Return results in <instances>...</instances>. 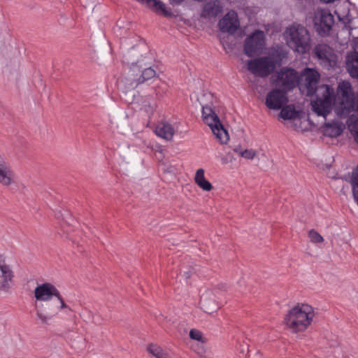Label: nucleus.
Listing matches in <instances>:
<instances>
[{"label":"nucleus","instance_id":"f257e3e1","mask_svg":"<svg viewBox=\"0 0 358 358\" xmlns=\"http://www.w3.org/2000/svg\"><path fill=\"white\" fill-rule=\"evenodd\" d=\"M299 76V90L307 96L316 94L315 100L311 102L312 108L317 115L326 117L331 112L335 102L334 89L327 85L317 87L320 76L313 69L306 68Z\"/></svg>","mask_w":358,"mask_h":358},{"label":"nucleus","instance_id":"f03ea898","mask_svg":"<svg viewBox=\"0 0 358 358\" xmlns=\"http://www.w3.org/2000/svg\"><path fill=\"white\" fill-rule=\"evenodd\" d=\"M213 95L210 92H204L198 99L202 107V117L211 129L212 132L222 144L228 142L229 137L227 131L224 128L218 116L212 108Z\"/></svg>","mask_w":358,"mask_h":358},{"label":"nucleus","instance_id":"7ed1b4c3","mask_svg":"<svg viewBox=\"0 0 358 358\" xmlns=\"http://www.w3.org/2000/svg\"><path fill=\"white\" fill-rule=\"evenodd\" d=\"M313 308L308 304L297 305L285 315L284 320L287 329L292 333L305 331L314 317Z\"/></svg>","mask_w":358,"mask_h":358},{"label":"nucleus","instance_id":"20e7f679","mask_svg":"<svg viewBox=\"0 0 358 358\" xmlns=\"http://www.w3.org/2000/svg\"><path fill=\"white\" fill-rule=\"evenodd\" d=\"M288 45L295 51L303 54L309 50L310 36L308 29L301 26H292L285 31Z\"/></svg>","mask_w":358,"mask_h":358},{"label":"nucleus","instance_id":"39448f33","mask_svg":"<svg viewBox=\"0 0 358 358\" xmlns=\"http://www.w3.org/2000/svg\"><path fill=\"white\" fill-rule=\"evenodd\" d=\"M156 71L151 67L145 68L143 70L137 64H132L129 69L127 77L121 80L124 87L128 90H134L138 85L154 78Z\"/></svg>","mask_w":358,"mask_h":358},{"label":"nucleus","instance_id":"423d86ee","mask_svg":"<svg viewBox=\"0 0 358 358\" xmlns=\"http://www.w3.org/2000/svg\"><path fill=\"white\" fill-rule=\"evenodd\" d=\"M275 86L289 92L298 87L300 83L299 73L290 67H282L274 76Z\"/></svg>","mask_w":358,"mask_h":358},{"label":"nucleus","instance_id":"0eeeda50","mask_svg":"<svg viewBox=\"0 0 358 358\" xmlns=\"http://www.w3.org/2000/svg\"><path fill=\"white\" fill-rule=\"evenodd\" d=\"M246 65L248 70L252 74L266 78L274 71L276 62L269 56H263L248 60Z\"/></svg>","mask_w":358,"mask_h":358},{"label":"nucleus","instance_id":"6e6552de","mask_svg":"<svg viewBox=\"0 0 358 358\" xmlns=\"http://www.w3.org/2000/svg\"><path fill=\"white\" fill-rule=\"evenodd\" d=\"M265 48V35L263 31L256 30L244 42V53L249 57L260 55Z\"/></svg>","mask_w":358,"mask_h":358},{"label":"nucleus","instance_id":"1a4fd4ad","mask_svg":"<svg viewBox=\"0 0 358 358\" xmlns=\"http://www.w3.org/2000/svg\"><path fill=\"white\" fill-rule=\"evenodd\" d=\"M315 57L324 66L334 67L337 62V55L334 50L325 43L317 44L313 50Z\"/></svg>","mask_w":358,"mask_h":358},{"label":"nucleus","instance_id":"9d476101","mask_svg":"<svg viewBox=\"0 0 358 358\" xmlns=\"http://www.w3.org/2000/svg\"><path fill=\"white\" fill-rule=\"evenodd\" d=\"M287 102V92L279 87L272 90L267 94L265 104L269 109L279 110Z\"/></svg>","mask_w":358,"mask_h":358},{"label":"nucleus","instance_id":"9b49d317","mask_svg":"<svg viewBox=\"0 0 358 358\" xmlns=\"http://www.w3.org/2000/svg\"><path fill=\"white\" fill-rule=\"evenodd\" d=\"M59 290L50 282H45L38 285L34 289V296L37 301H48L52 296H59Z\"/></svg>","mask_w":358,"mask_h":358},{"label":"nucleus","instance_id":"f8f14e48","mask_svg":"<svg viewBox=\"0 0 358 358\" xmlns=\"http://www.w3.org/2000/svg\"><path fill=\"white\" fill-rule=\"evenodd\" d=\"M239 24L238 15L234 10L227 13L218 23L219 28L222 32L229 34L235 33L238 29Z\"/></svg>","mask_w":358,"mask_h":358},{"label":"nucleus","instance_id":"ddd939ff","mask_svg":"<svg viewBox=\"0 0 358 358\" xmlns=\"http://www.w3.org/2000/svg\"><path fill=\"white\" fill-rule=\"evenodd\" d=\"M15 172L3 155L0 154V184L10 186L15 183Z\"/></svg>","mask_w":358,"mask_h":358},{"label":"nucleus","instance_id":"4468645a","mask_svg":"<svg viewBox=\"0 0 358 358\" xmlns=\"http://www.w3.org/2000/svg\"><path fill=\"white\" fill-rule=\"evenodd\" d=\"M223 13V6L219 0H209L203 6L201 17L215 18Z\"/></svg>","mask_w":358,"mask_h":358},{"label":"nucleus","instance_id":"2eb2a0df","mask_svg":"<svg viewBox=\"0 0 358 358\" xmlns=\"http://www.w3.org/2000/svg\"><path fill=\"white\" fill-rule=\"evenodd\" d=\"M338 94L341 96V103L343 108L346 109L348 106H352L355 95L349 83H340L338 87Z\"/></svg>","mask_w":358,"mask_h":358},{"label":"nucleus","instance_id":"dca6fc26","mask_svg":"<svg viewBox=\"0 0 358 358\" xmlns=\"http://www.w3.org/2000/svg\"><path fill=\"white\" fill-rule=\"evenodd\" d=\"M0 277L3 278L0 282V290L8 292L10 289V282L14 278V273L3 259H0Z\"/></svg>","mask_w":358,"mask_h":358},{"label":"nucleus","instance_id":"f3484780","mask_svg":"<svg viewBox=\"0 0 358 358\" xmlns=\"http://www.w3.org/2000/svg\"><path fill=\"white\" fill-rule=\"evenodd\" d=\"M199 305L207 313H212L217 309V304L215 299V293L211 290L206 291L201 296Z\"/></svg>","mask_w":358,"mask_h":358},{"label":"nucleus","instance_id":"a211bd4d","mask_svg":"<svg viewBox=\"0 0 358 358\" xmlns=\"http://www.w3.org/2000/svg\"><path fill=\"white\" fill-rule=\"evenodd\" d=\"M334 24V16L327 10H322L317 31L320 34H328Z\"/></svg>","mask_w":358,"mask_h":358},{"label":"nucleus","instance_id":"6ab92c4d","mask_svg":"<svg viewBox=\"0 0 358 358\" xmlns=\"http://www.w3.org/2000/svg\"><path fill=\"white\" fill-rule=\"evenodd\" d=\"M141 3H145L147 7L153 11L158 13L161 11L166 17L172 16V13L166 10L165 4L160 0H137Z\"/></svg>","mask_w":358,"mask_h":358},{"label":"nucleus","instance_id":"aec40b11","mask_svg":"<svg viewBox=\"0 0 358 358\" xmlns=\"http://www.w3.org/2000/svg\"><path fill=\"white\" fill-rule=\"evenodd\" d=\"M155 133L158 136L170 141L173 138L174 129L170 124L161 122L156 127Z\"/></svg>","mask_w":358,"mask_h":358},{"label":"nucleus","instance_id":"412c9836","mask_svg":"<svg viewBox=\"0 0 358 358\" xmlns=\"http://www.w3.org/2000/svg\"><path fill=\"white\" fill-rule=\"evenodd\" d=\"M343 179L350 182L352 186L353 196L358 203V165L353 169L350 176H345Z\"/></svg>","mask_w":358,"mask_h":358},{"label":"nucleus","instance_id":"4be33fe9","mask_svg":"<svg viewBox=\"0 0 358 358\" xmlns=\"http://www.w3.org/2000/svg\"><path fill=\"white\" fill-rule=\"evenodd\" d=\"M194 180L196 184L204 191H210L213 188L211 183L206 179L203 169H199L196 171Z\"/></svg>","mask_w":358,"mask_h":358},{"label":"nucleus","instance_id":"5701e85b","mask_svg":"<svg viewBox=\"0 0 358 358\" xmlns=\"http://www.w3.org/2000/svg\"><path fill=\"white\" fill-rule=\"evenodd\" d=\"M342 133L343 127L338 124L327 123L324 126V135L327 136L336 138L340 136Z\"/></svg>","mask_w":358,"mask_h":358},{"label":"nucleus","instance_id":"b1692460","mask_svg":"<svg viewBox=\"0 0 358 358\" xmlns=\"http://www.w3.org/2000/svg\"><path fill=\"white\" fill-rule=\"evenodd\" d=\"M347 67L350 75L358 80V52H355L351 59L348 60Z\"/></svg>","mask_w":358,"mask_h":358},{"label":"nucleus","instance_id":"393cba45","mask_svg":"<svg viewBox=\"0 0 358 358\" xmlns=\"http://www.w3.org/2000/svg\"><path fill=\"white\" fill-rule=\"evenodd\" d=\"M280 109V117L284 120H294L299 116V113L292 105L286 106Z\"/></svg>","mask_w":358,"mask_h":358},{"label":"nucleus","instance_id":"a878e982","mask_svg":"<svg viewBox=\"0 0 358 358\" xmlns=\"http://www.w3.org/2000/svg\"><path fill=\"white\" fill-rule=\"evenodd\" d=\"M148 352L156 358H167L168 354L158 345L150 343L147 347Z\"/></svg>","mask_w":358,"mask_h":358},{"label":"nucleus","instance_id":"bb28decb","mask_svg":"<svg viewBox=\"0 0 358 358\" xmlns=\"http://www.w3.org/2000/svg\"><path fill=\"white\" fill-rule=\"evenodd\" d=\"M36 308L37 309L36 316L43 324L47 323L48 320L51 319L52 317L57 313V312L52 311L51 312L52 313V315H46L41 310L38 309L36 306Z\"/></svg>","mask_w":358,"mask_h":358},{"label":"nucleus","instance_id":"cd10ccee","mask_svg":"<svg viewBox=\"0 0 358 358\" xmlns=\"http://www.w3.org/2000/svg\"><path fill=\"white\" fill-rule=\"evenodd\" d=\"M310 241L314 243H320L324 241L323 237L315 230L311 229L308 232Z\"/></svg>","mask_w":358,"mask_h":358},{"label":"nucleus","instance_id":"c85d7f7f","mask_svg":"<svg viewBox=\"0 0 358 358\" xmlns=\"http://www.w3.org/2000/svg\"><path fill=\"white\" fill-rule=\"evenodd\" d=\"M346 110L348 112L355 111L358 115V92L355 96L352 106H348Z\"/></svg>","mask_w":358,"mask_h":358},{"label":"nucleus","instance_id":"c756f323","mask_svg":"<svg viewBox=\"0 0 358 358\" xmlns=\"http://www.w3.org/2000/svg\"><path fill=\"white\" fill-rule=\"evenodd\" d=\"M240 155L245 159H252L255 156V151L252 149H246L243 152H240Z\"/></svg>","mask_w":358,"mask_h":358},{"label":"nucleus","instance_id":"7c9ffc66","mask_svg":"<svg viewBox=\"0 0 358 358\" xmlns=\"http://www.w3.org/2000/svg\"><path fill=\"white\" fill-rule=\"evenodd\" d=\"M189 337L192 339L196 340V341H201L202 338V334L201 331L196 330V329H192L189 331Z\"/></svg>","mask_w":358,"mask_h":358},{"label":"nucleus","instance_id":"2f4dec72","mask_svg":"<svg viewBox=\"0 0 358 358\" xmlns=\"http://www.w3.org/2000/svg\"><path fill=\"white\" fill-rule=\"evenodd\" d=\"M155 106V103H150V102H148V103H145L143 105L145 111L148 114L153 113Z\"/></svg>","mask_w":358,"mask_h":358},{"label":"nucleus","instance_id":"473e14b6","mask_svg":"<svg viewBox=\"0 0 358 358\" xmlns=\"http://www.w3.org/2000/svg\"><path fill=\"white\" fill-rule=\"evenodd\" d=\"M56 298L59 300V301L60 302V309H64V308H68L69 310H71V308L69 306H68L64 301V299L62 298L60 292H59V296H56Z\"/></svg>","mask_w":358,"mask_h":358},{"label":"nucleus","instance_id":"72a5a7b5","mask_svg":"<svg viewBox=\"0 0 358 358\" xmlns=\"http://www.w3.org/2000/svg\"><path fill=\"white\" fill-rule=\"evenodd\" d=\"M355 127L356 128L355 140L358 143V123L355 125Z\"/></svg>","mask_w":358,"mask_h":358},{"label":"nucleus","instance_id":"f704fd0d","mask_svg":"<svg viewBox=\"0 0 358 358\" xmlns=\"http://www.w3.org/2000/svg\"><path fill=\"white\" fill-rule=\"evenodd\" d=\"M221 162H222V164H227L229 162V160L228 157H223L221 158Z\"/></svg>","mask_w":358,"mask_h":358},{"label":"nucleus","instance_id":"c9c22d12","mask_svg":"<svg viewBox=\"0 0 358 358\" xmlns=\"http://www.w3.org/2000/svg\"><path fill=\"white\" fill-rule=\"evenodd\" d=\"M350 23H351V20H348V22L346 23V24H345V27H348V29H350V31H351V30H352V29H353V28H352V27H351V26H350Z\"/></svg>","mask_w":358,"mask_h":358},{"label":"nucleus","instance_id":"e433bc0d","mask_svg":"<svg viewBox=\"0 0 358 358\" xmlns=\"http://www.w3.org/2000/svg\"><path fill=\"white\" fill-rule=\"evenodd\" d=\"M251 358H263L262 355L261 353H256Z\"/></svg>","mask_w":358,"mask_h":358},{"label":"nucleus","instance_id":"4c0bfd02","mask_svg":"<svg viewBox=\"0 0 358 358\" xmlns=\"http://www.w3.org/2000/svg\"><path fill=\"white\" fill-rule=\"evenodd\" d=\"M234 151L235 152H236V153L239 154V155H240V152H242V151L241 150V148H240V147H236V148H234Z\"/></svg>","mask_w":358,"mask_h":358},{"label":"nucleus","instance_id":"58836bf2","mask_svg":"<svg viewBox=\"0 0 358 358\" xmlns=\"http://www.w3.org/2000/svg\"><path fill=\"white\" fill-rule=\"evenodd\" d=\"M172 3L179 4L182 3L184 0H170Z\"/></svg>","mask_w":358,"mask_h":358},{"label":"nucleus","instance_id":"ea45409f","mask_svg":"<svg viewBox=\"0 0 358 358\" xmlns=\"http://www.w3.org/2000/svg\"><path fill=\"white\" fill-rule=\"evenodd\" d=\"M321 1L324 2V3H330V2L334 1V0H321Z\"/></svg>","mask_w":358,"mask_h":358},{"label":"nucleus","instance_id":"a19ab883","mask_svg":"<svg viewBox=\"0 0 358 358\" xmlns=\"http://www.w3.org/2000/svg\"><path fill=\"white\" fill-rule=\"evenodd\" d=\"M357 40H358V37H357Z\"/></svg>","mask_w":358,"mask_h":358}]
</instances>
